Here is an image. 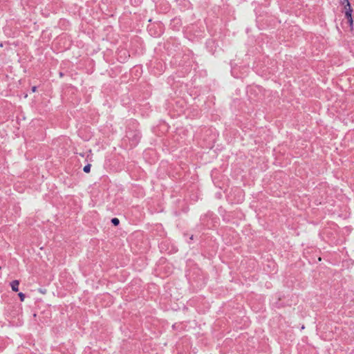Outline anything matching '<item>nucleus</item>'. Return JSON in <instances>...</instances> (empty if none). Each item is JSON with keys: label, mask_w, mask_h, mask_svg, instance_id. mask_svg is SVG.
<instances>
[{"label": "nucleus", "mask_w": 354, "mask_h": 354, "mask_svg": "<svg viewBox=\"0 0 354 354\" xmlns=\"http://www.w3.org/2000/svg\"><path fill=\"white\" fill-rule=\"evenodd\" d=\"M342 4L344 6L345 15L348 20V23L351 26L353 25V19L352 17L353 9L348 0H342Z\"/></svg>", "instance_id": "1"}, {"label": "nucleus", "mask_w": 354, "mask_h": 354, "mask_svg": "<svg viewBox=\"0 0 354 354\" xmlns=\"http://www.w3.org/2000/svg\"><path fill=\"white\" fill-rule=\"evenodd\" d=\"M19 283L17 280L12 281L10 283L11 288L13 291L17 292L19 290Z\"/></svg>", "instance_id": "2"}, {"label": "nucleus", "mask_w": 354, "mask_h": 354, "mask_svg": "<svg viewBox=\"0 0 354 354\" xmlns=\"http://www.w3.org/2000/svg\"><path fill=\"white\" fill-rule=\"evenodd\" d=\"M91 165L90 164H88L86 165H85L83 168V171L85 172V173H89L90 171H91Z\"/></svg>", "instance_id": "3"}, {"label": "nucleus", "mask_w": 354, "mask_h": 354, "mask_svg": "<svg viewBox=\"0 0 354 354\" xmlns=\"http://www.w3.org/2000/svg\"><path fill=\"white\" fill-rule=\"evenodd\" d=\"M111 223L117 226L120 223V221L118 218H113L111 219Z\"/></svg>", "instance_id": "4"}, {"label": "nucleus", "mask_w": 354, "mask_h": 354, "mask_svg": "<svg viewBox=\"0 0 354 354\" xmlns=\"http://www.w3.org/2000/svg\"><path fill=\"white\" fill-rule=\"evenodd\" d=\"M19 297H20V299L21 301H24L25 299V295L22 292L19 293Z\"/></svg>", "instance_id": "5"}, {"label": "nucleus", "mask_w": 354, "mask_h": 354, "mask_svg": "<svg viewBox=\"0 0 354 354\" xmlns=\"http://www.w3.org/2000/svg\"><path fill=\"white\" fill-rule=\"evenodd\" d=\"M39 292L43 295H46L47 292V290H46V289L41 288V289H39Z\"/></svg>", "instance_id": "6"}, {"label": "nucleus", "mask_w": 354, "mask_h": 354, "mask_svg": "<svg viewBox=\"0 0 354 354\" xmlns=\"http://www.w3.org/2000/svg\"><path fill=\"white\" fill-rule=\"evenodd\" d=\"M35 90H36V88H35V87H33V88H32V91L35 92Z\"/></svg>", "instance_id": "7"}]
</instances>
